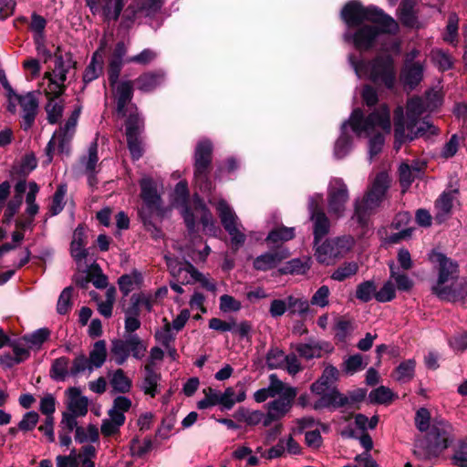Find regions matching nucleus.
Returning a JSON list of instances; mask_svg holds the SVG:
<instances>
[{
    "label": "nucleus",
    "instance_id": "obj_1",
    "mask_svg": "<svg viewBox=\"0 0 467 467\" xmlns=\"http://www.w3.org/2000/svg\"><path fill=\"white\" fill-rule=\"evenodd\" d=\"M341 16L349 28L364 22L373 24L359 26L354 34L349 31L345 33V39L351 41L358 50L370 49L379 41L381 33L395 34L399 29L398 23L382 10L375 6L366 7L358 3L346 5Z\"/></svg>",
    "mask_w": 467,
    "mask_h": 467
},
{
    "label": "nucleus",
    "instance_id": "obj_2",
    "mask_svg": "<svg viewBox=\"0 0 467 467\" xmlns=\"http://www.w3.org/2000/svg\"><path fill=\"white\" fill-rule=\"evenodd\" d=\"M425 105L420 97L408 99L406 111L400 106L394 110V147L398 150L402 144L420 137L429 138L438 133V129L427 120H420Z\"/></svg>",
    "mask_w": 467,
    "mask_h": 467
},
{
    "label": "nucleus",
    "instance_id": "obj_3",
    "mask_svg": "<svg viewBox=\"0 0 467 467\" xmlns=\"http://www.w3.org/2000/svg\"><path fill=\"white\" fill-rule=\"evenodd\" d=\"M348 123L358 136L374 134L369 140V154L372 158L381 150L384 144V137L379 131L390 132V111L387 105H380L379 109L364 118L360 109H355Z\"/></svg>",
    "mask_w": 467,
    "mask_h": 467
},
{
    "label": "nucleus",
    "instance_id": "obj_4",
    "mask_svg": "<svg viewBox=\"0 0 467 467\" xmlns=\"http://www.w3.org/2000/svg\"><path fill=\"white\" fill-rule=\"evenodd\" d=\"M349 62L359 78L365 76L375 84L384 85L388 88L394 87L396 70L391 56L379 55L368 62L356 61L354 57L350 56Z\"/></svg>",
    "mask_w": 467,
    "mask_h": 467
},
{
    "label": "nucleus",
    "instance_id": "obj_5",
    "mask_svg": "<svg viewBox=\"0 0 467 467\" xmlns=\"http://www.w3.org/2000/svg\"><path fill=\"white\" fill-rule=\"evenodd\" d=\"M338 370L337 368L329 365L324 368L321 377L311 385L312 393L319 396V400L314 404L315 409L324 407H343L349 403V399L337 391L331 386L338 379Z\"/></svg>",
    "mask_w": 467,
    "mask_h": 467
},
{
    "label": "nucleus",
    "instance_id": "obj_6",
    "mask_svg": "<svg viewBox=\"0 0 467 467\" xmlns=\"http://www.w3.org/2000/svg\"><path fill=\"white\" fill-rule=\"evenodd\" d=\"M389 185V176L386 172L379 173L371 187L362 200L355 202V217L361 224L367 223L368 218L377 211L385 198Z\"/></svg>",
    "mask_w": 467,
    "mask_h": 467
},
{
    "label": "nucleus",
    "instance_id": "obj_7",
    "mask_svg": "<svg viewBox=\"0 0 467 467\" xmlns=\"http://www.w3.org/2000/svg\"><path fill=\"white\" fill-rule=\"evenodd\" d=\"M6 109L20 116V127L27 131L35 125L39 112V92L16 93L7 100Z\"/></svg>",
    "mask_w": 467,
    "mask_h": 467
},
{
    "label": "nucleus",
    "instance_id": "obj_8",
    "mask_svg": "<svg viewBox=\"0 0 467 467\" xmlns=\"http://www.w3.org/2000/svg\"><path fill=\"white\" fill-rule=\"evenodd\" d=\"M80 112L81 108H76L67 119L53 133V136L46 148L48 162H51L56 150L61 154L67 155L69 153L70 145L76 134Z\"/></svg>",
    "mask_w": 467,
    "mask_h": 467
},
{
    "label": "nucleus",
    "instance_id": "obj_9",
    "mask_svg": "<svg viewBox=\"0 0 467 467\" xmlns=\"http://www.w3.org/2000/svg\"><path fill=\"white\" fill-rule=\"evenodd\" d=\"M147 346L137 335H130L125 339L111 341L110 355L117 365L124 364L130 355L136 359H141L146 353Z\"/></svg>",
    "mask_w": 467,
    "mask_h": 467
},
{
    "label": "nucleus",
    "instance_id": "obj_10",
    "mask_svg": "<svg viewBox=\"0 0 467 467\" xmlns=\"http://www.w3.org/2000/svg\"><path fill=\"white\" fill-rule=\"evenodd\" d=\"M213 145L209 140H201L194 153V179L196 184L202 192L212 190V182L209 181V168L212 162Z\"/></svg>",
    "mask_w": 467,
    "mask_h": 467
},
{
    "label": "nucleus",
    "instance_id": "obj_11",
    "mask_svg": "<svg viewBox=\"0 0 467 467\" xmlns=\"http://www.w3.org/2000/svg\"><path fill=\"white\" fill-rule=\"evenodd\" d=\"M216 209L223 228L231 237L232 246L235 250L239 249L244 245L246 236L241 230L243 225L239 222L237 215L224 200L217 202Z\"/></svg>",
    "mask_w": 467,
    "mask_h": 467
},
{
    "label": "nucleus",
    "instance_id": "obj_12",
    "mask_svg": "<svg viewBox=\"0 0 467 467\" xmlns=\"http://www.w3.org/2000/svg\"><path fill=\"white\" fill-rule=\"evenodd\" d=\"M430 259L439 265V276L432 288L433 293L437 296H448L450 294L445 292V287L459 277L458 264L441 253H432Z\"/></svg>",
    "mask_w": 467,
    "mask_h": 467
},
{
    "label": "nucleus",
    "instance_id": "obj_13",
    "mask_svg": "<svg viewBox=\"0 0 467 467\" xmlns=\"http://www.w3.org/2000/svg\"><path fill=\"white\" fill-rule=\"evenodd\" d=\"M348 201V191L345 182L338 178L330 181L327 189V208L331 216L338 219L344 215Z\"/></svg>",
    "mask_w": 467,
    "mask_h": 467
},
{
    "label": "nucleus",
    "instance_id": "obj_14",
    "mask_svg": "<svg viewBox=\"0 0 467 467\" xmlns=\"http://www.w3.org/2000/svg\"><path fill=\"white\" fill-rule=\"evenodd\" d=\"M309 311V302L304 298L292 295L285 299H274L269 306V314L273 318H278L286 312L289 315L297 314L300 317L306 315Z\"/></svg>",
    "mask_w": 467,
    "mask_h": 467
},
{
    "label": "nucleus",
    "instance_id": "obj_15",
    "mask_svg": "<svg viewBox=\"0 0 467 467\" xmlns=\"http://www.w3.org/2000/svg\"><path fill=\"white\" fill-rule=\"evenodd\" d=\"M169 268L172 275L176 276L182 282L190 283L191 281L199 282L205 289L214 292L216 285L208 277L199 272L191 263H175L171 261Z\"/></svg>",
    "mask_w": 467,
    "mask_h": 467
},
{
    "label": "nucleus",
    "instance_id": "obj_16",
    "mask_svg": "<svg viewBox=\"0 0 467 467\" xmlns=\"http://www.w3.org/2000/svg\"><path fill=\"white\" fill-rule=\"evenodd\" d=\"M419 51L412 49L406 55L404 67L401 71V79L410 88H415L422 79L424 66L420 61H414Z\"/></svg>",
    "mask_w": 467,
    "mask_h": 467
},
{
    "label": "nucleus",
    "instance_id": "obj_17",
    "mask_svg": "<svg viewBox=\"0 0 467 467\" xmlns=\"http://www.w3.org/2000/svg\"><path fill=\"white\" fill-rule=\"evenodd\" d=\"M290 256V252L285 247H277L257 256L253 263L254 268L257 271H269L279 265L284 260Z\"/></svg>",
    "mask_w": 467,
    "mask_h": 467
},
{
    "label": "nucleus",
    "instance_id": "obj_18",
    "mask_svg": "<svg viewBox=\"0 0 467 467\" xmlns=\"http://www.w3.org/2000/svg\"><path fill=\"white\" fill-rule=\"evenodd\" d=\"M117 101V112L125 117L130 109L133 97V83L130 80H122L111 85Z\"/></svg>",
    "mask_w": 467,
    "mask_h": 467
},
{
    "label": "nucleus",
    "instance_id": "obj_19",
    "mask_svg": "<svg viewBox=\"0 0 467 467\" xmlns=\"http://www.w3.org/2000/svg\"><path fill=\"white\" fill-rule=\"evenodd\" d=\"M92 13L103 11L107 19L117 20L124 6L125 0H86Z\"/></svg>",
    "mask_w": 467,
    "mask_h": 467
},
{
    "label": "nucleus",
    "instance_id": "obj_20",
    "mask_svg": "<svg viewBox=\"0 0 467 467\" xmlns=\"http://www.w3.org/2000/svg\"><path fill=\"white\" fill-rule=\"evenodd\" d=\"M125 135L126 138L141 137L144 132V119L139 114L136 105H130L127 115L125 116Z\"/></svg>",
    "mask_w": 467,
    "mask_h": 467
},
{
    "label": "nucleus",
    "instance_id": "obj_21",
    "mask_svg": "<svg viewBox=\"0 0 467 467\" xmlns=\"http://www.w3.org/2000/svg\"><path fill=\"white\" fill-rule=\"evenodd\" d=\"M296 396L295 388H286L279 399L268 403V411L271 416L275 415L279 419L290 410L292 402Z\"/></svg>",
    "mask_w": 467,
    "mask_h": 467
},
{
    "label": "nucleus",
    "instance_id": "obj_22",
    "mask_svg": "<svg viewBox=\"0 0 467 467\" xmlns=\"http://www.w3.org/2000/svg\"><path fill=\"white\" fill-rule=\"evenodd\" d=\"M164 75L160 71H147L140 75L135 80L136 88L141 92L149 93L162 84Z\"/></svg>",
    "mask_w": 467,
    "mask_h": 467
},
{
    "label": "nucleus",
    "instance_id": "obj_23",
    "mask_svg": "<svg viewBox=\"0 0 467 467\" xmlns=\"http://www.w3.org/2000/svg\"><path fill=\"white\" fill-rule=\"evenodd\" d=\"M161 379V373L157 372L152 364H145L144 376L140 384V389L145 395L154 398L160 391L158 389Z\"/></svg>",
    "mask_w": 467,
    "mask_h": 467
},
{
    "label": "nucleus",
    "instance_id": "obj_24",
    "mask_svg": "<svg viewBox=\"0 0 467 467\" xmlns=\"http://www.w3.org/2000/svg\"><path fill=\"white\" fill-rule=\"evenodd\" d=\"M222 406L226 410H231L235 403H240L246 399L245 383L239 381L234 387H228L221 393Z\"/></svg>",
    "mask_w": 467,
    "mask_h": 467
},
{
    "label": "nucleus",
    "instance_id": "obj_25",
    "mask_svg": "<svg viewBox=\"0 0 467 467\" xmlns=\"http://www.w3.org/2000/svg\"><path fill=\"white\" fill-rule=\"evenodd\" d=\"M458 192L451 191L443 192L435 202V220L438 223L444 222L449 215L453 205Z\"/></svg>",
    "mask_w": 467,
    "mask_h": 467
},
{
    "label": "nucleus",
    "instance_id": "obj_26",
    "mask_svg": "<svg viewBox=\"0 0 467 467\" xmlns=\"http://www.w3.org/2000/svg\"><path fill=\"white\" fill-rule=\"evenodd\" d=\"M316 246L315 255L321 264L330 265L337 258L341 257L333 239L326 240L323 244H317Z\"/></svg>",
    "mask_w": 467,
    "mask_h": 467
},
{
    "label": "nucleus",
    "instance_id": "obj_27",
    "mask_svg": "<svg viewBox=\"0 0 467 467\" xmlns=\"http://www.w3.org/2000/svg\"><path fill=\"white\" fill-rule=\"evenodd\" d=\"M140 184L141 188L140 196L145 204L149 208L158 209L160 206L161 197L157 193L156 186L152 179L145 177L141 179Z\"/></svg>",
    "mask_w": 467,
    "mask_h": 467
},
{
    "label": "nucleus",
    "instance_id": "obj_28",
    "mask_svg": "<svg viewBox=\"0 0 467 467\" xmlns=\"http://www.w3.org/2000/svg\"><path fill=\"white\" fill-rule=\"evenodd\" d=\"M88 399L80 395V391L77 388L68 389V404L69 413L78 417L85 416L88 412Z\"/></svg>",
    "mask_w": 467,
    "mask_h": 467
},
{
    "label": "nucleus",
    "instance_id": "obj_29",
    "mask_svg": "<svg viewBox=\"0 0 467 467\" xmlns=\"http://www.w3.org/2000/svg\"><path fill=\"white\" fill-rule=\"evenodd\" d=\"M311 220L314 223L315 245H317L321 239L328 234L330 223L327 216L321 210H314L311 213Z\"/></svg>",
    "mask_w": 467,
    "mask_h": 467
},
{
    "label": "nucleus",
    "instance_id": "obj_30",
    "mask_svg": "<svg viewBox=\"0 0 467 467\" xmlns=\"http://www.w3.org/2000/svg\"><path fill=\"white\" fill-rule=\"evenodd\" d=\"M99 160L98 141L96 139L89 144L87 154L83 155L79 160L81 167L84 168L85 172L89 176L90 182L91 179H93L94 173L96 172Z\"/></svg>",
    "mask_w": 467,
    "mask_h": 467
},
{
    "label": "nucleus",
    "instance_id": "obj_31",
    "mask_svg": "<svg viewBox=\"0 0 467 467\" xmlns=\"http://www.w3.org/2000/svg\"><path fill=\"white\" fill-rule=\"evenodd\" d=\"M415 0H402L399 8V18L402 25L409 27L418 26L417 12L415 10Z\"/></svg>",
    "mask_w": 467,
    "mask_h": 467
},
{
    "label": "nucleus",
    "instance_id": "obj_32",
    "mask_svg": "<svg viewBox=\"0 0 467 467\" xmlns=\"http://www.w3.org/2000/svg\"><path fill=\"white\" fill-rule=\"evenodd\" d=\"M85 231L84 228L78 226L76 228L73 234V239L70 244V253L72 257L79 262L85 259L88 255L85 246Z\"/></svg>",
    "mask_w": 467,
    "mask_h": 467
},
{
    "label": "nucleus",
    "instance_id": "obj_33",
    "mask_svg": "<svg viewBox=\"0 0 467 467\" xmlns=\"http://www.w3.org/2000/svg\"><path fill=\"white\" fill-rule=\"evenodd\" d=\"M74 66L75 62L71 58L65 60L62 57H59L56 59L54 69L51 72H46L45 77H51L52 79L65 84L67 75L74 68Z\"/></svg>",
    "mask_w": 467,
    "mask_h": 467
},
{
    "label": "nucleus",
    "instance_id": "obj_34",
    "mask_svg": "<svg viewBox=\"0 0 467 467\" xmlns=\"http://www.w3.org/2000/svg\"><path fill=\"white\" fill-rule=\"evenodd\" d=\"M65 109V102L60 98L47 99L45 105V111L47 113V119L49 124L57 123L63 116Z\"/></svg>",
    "mask_w": 467,
    "mask_h": 467
},
{
    "label": "nucleus",
    "instance_id": "obj_35",
    "mask_svg": "<svg viewBox=\"0 0 467 467\" xmlns=\"http://www.w3.org/2000/svg\"><path fill=\"white\" fill-rule=\"evenodd\" d=\"M125 415H112L109 413V418L104 419L101 423L100 431L105 437L115 436L119 433L120 427L125 423Z\"/></svg>",
    "mask_w": 467,
    "mask_h": 467
},
{
    "label": "nucleus",
    "instance_id": "obj_36",
    "mask_svg": "<svg viewBox=\"0 0 467 467\" xmlns=\"http://www.w3.org/2000/svg\"><path fill=\"white\" fill-rule=\"evenodd\" d=\"M445 292L450 295H448V296H439L442 300L456 301L462 299L467 296V278L458 277L445 287Z\"/></svg>",
    "mask_w": 467,
    "mask_h": 467
},
{
    "label": "nucleus",
    "instance_id": "obj_37",
    "mask_svg": "<svg viewBox=\"0 0 467 467\" xmlns=\"http://www.w3.org/2000/svg\"><path fill=\"white\" fill-rule=\"evenodd\" d=\"M390 275L389 279L393 282L399 291L408 292L413 287V281L409 275L398 267L395 266L394 263L389 265Z\"/></svg>",
    "mask_w": 467,
    "mask_h": 467
},
{
    "label": "nucleus",
    "instance_id": "obj_38",
    "mask_svg": "<svg viewBox=\"0 0 467 467\" xmlns=\"http://www.w3.org/2000/svg\"><path fill=\"white\" fill-rule=\"evenodd\" d=\"M425 166L426 163H421L419 168H410L407 163H402L400 166V182L403 192H405L410 187L415 178L420 176Z\"/></svg>",
    "mask_w": 467,
    "mask_h": 467
},
{
    "label": "nucleus",
    "instance_id": "obj_39",
    "mask_svg": "<svg viewBox=\"0 0 467 467\" xmlns=\"http://www.w3.org/2000/svg\"><path fill=\"white\" fill-rule=\"evenodd\" d=\"M109 383L112 389L119 393L130 392L132 381L121 368L116 369L110 378Z\"/></svg>",
    "mask_w": 467,
    "mask_h": 467
},
{
    "label": "nucleus",
    "instance_id": "obj_40",
    "mask_svg": "<svg viewBox=\"0 0 467 467\" xmlns=\"http://www.w3.org/2000/svg\"><path fill=\"white\" fill-rule=\"evenodd\" d=\"M107 358V348L105 340H99L93 345V348L89 352L88 360L90 362V371L94 368L102 367Z\"/></svg>",
    "mask_w": 467,
    "mask_h": 467
},
{
    "label": "nucleus",
    "instance_id": "obj_41",
    "mask_svg": "<svg viewBox=\"0 0 467 467\" xmlns=\"http://www.w3.org/2000/svg\"><path fill=\"white\" fill-rule=\"evenodd\" d=\"M142 282L141 274L138 271H133L129 275H121L119 278L118 284L119 290L124 296H128L132 290L138 287Z\"/></svg>",
    "mask_w": 467,
    "mask_h": 467
},
{
    "label": "nucleus",
    "instance_id": "obj_42",
    "mask_svg": "<svg viewBox=\"0 0 467 467\" xmlns=\"http://www.w3.org/2000/svg\"><path fill=\"white\" fill-rule=\"evenodd\" d=\"M103 60L101 55L97 51L93 54L92 59L86 67L83 74V80L86 83L96 79L102 72Z\"/></svg>",
    "mask_w": 467,
    "mask_h": 467
},
{
    "label": "nucleus",
    "instance_id": "obj_43",
    "mask_svg": "<svg viewBox=\"0 0 467 467\" xmlns=\"http://www.w3.org/2000/svg\"><path fill=\"white\" fill-rule=\"evenodd\" d=\"M310 268L308 260H302L299 258L292 259L285 263L279 272L282 275H303L306 274Z\"/></svg>",
    "mask_w": 467,
    "mask_h": 467
},
{
    "label": "nucleus",
    "instance_id": "obj_44",
    "mask_svg": "<svg viewBox=\"0 0 467 467\" xmlns=\"http://www.w3.org/2000/svg\"><path fill=\"white\" fill-rule=\"evenodd\" d=\"M295 237V229L293 227H276L273 229L266 237V242L270 244H279L287 242Z\"/></svg>",
    "mask_w": 467,
    "mask_h": 467
},
{
    "label": "nucleus",
    "instance_id": "obj_45",
    "mask_svg": "<svg viewBox=\"0 0 467 467\" xmlns=\"http://www.w3.org/2000/svg\"><path fill=\"white\" fill-rule=\"evenodd\" d=\"M296 351L300 357L306 359L320 358L322 348L318 342L310 341L307 343H300L296 346Z\"/></svg>",
    "mask_w": 467,
    "mask_h": 467
},
{
    "label": "nucleus",
    "instance_id": "obj_46",
    "mask_svg": "<svg viewBox=\"0 0 467 467\" xmlns=\"http://www.w3.org/2000/svg\"><path fill=\"white\" fill-rule=\"evenodd\" d=\"M69 359L66 357L56 358L51 366L50 374L56 380H64L70 374L68 370Z\"/></svg>",
    "mask_w": 467,
    "mask_h": 467
},
{
    "label": "nucleus",
    "instance_id": "obj_47",
    "mask_svg": "<svg viewBox=\"0 0 467 467\" xmlns=\"http://www.w3.org/2000/svg\"><path fill=\"white\" fill-rule=\"evenodd\" d=\"M203 399L198 401L197 407L200 410H205L215 405H222V396L216 389L208 387L202 390Z\"/></svg>",
    "mask_w": 467,
    "mask_h": 467
},
{
    "label": "nucleus",
    "instance_id": "obj_48",
    "mask_svg": "<svg viewBox=\"0 0 467 467\" xmlns=\"http://www.w3.org/2000/svg\"><path fill=\"white\" fill-rule=\"evenodd\" d=\"M99 430L95 425H88L86 429L78 427L75 431V440L79 443L95 442L99 440Z\"/></svg>",
    "mask_w": 467,
    "mask_h": 467
},
{
    "label": "nucleus",
    "instance_id": "obj_49",
    "mask_svg": "<svg viewBox=\"0 0 467 467\" xmlns=\"http://www.w3.org/2000/svg\"><path fill=\"white\" fill-rule=\"evenodd\" d=\"M377 286L373 281H364L357 285L356 297L361 302H368L375 297Z\"/></svg>",
    "mask_w": 467,
    "mask_h": 467
},
{
    "label": "nucleus",
    "instance_id": "obj_50",
    "mask_svg": "<svg viewBox=\"0 0 467 467\" xmlns=\"http://www.w3.org/2000/svg\"><path fill=\"white\" fill-rule=\"evenodd\" d=\"M285 356L277 347H271L266 354V365L270 369L281 368L285 366Z\"/></svg>",
    "mask_w": 467,
    "mask_h": 467
},
{
    "label": "nucleus",
    "instance_id": "obj_51",
    "mask_svg": "<svg viewBox=\"0 0 467 467\" xmlns=\"http://www.w3.org/2000/svg\"><path fill=\"white\" fill-rule=\"evenodd\" d=\"M358 270V265L355 262H348L341 265L338 268H337L332 275L331 278L336 281H344L345 279L354 275L357 274Z\"/></svg>",
    "mask_w": 467,
    "mask_h": 467
},
{
    "label": "nucleus",
    "instance_id": "obj_52",
    "mask_svg": "<svg viewBox=\"0 0 467 467\" xmlns=\"http://www.w3.org/2000/svg\"><path fill=\"white\" fill-rule=\"evenodd\" d=\"M353 330V322L345 317H339L334 326L335 337L340 341L346 340Z\"/></svg>",
    "mask_w": 467,
    "mask_h": 467
},
{
    "label": "nucleus",
    "instance_id": "obj_53",
    "mask_svg": "<svg viewBox=\"0 0 467 467\" xmlns=\"http://www.w3.org/2000/svg\"><path fill=\"white\" fill-rule=\"evenodd\" d=\"M415 362L411 359L401 362L396 368L394 378L398 381H409L413 378Z\"/></svg>",
    "mask_w": 467,
    "mask_h": 467
},
{
    "label": "nucleus",
    "instance_id": "obj_54",
    "mask_svg": "<svg viewBox=\"0 0 467 467\" xmlns=\"http://www.w3.org/2000/svg\"><path fill=\"white\" fill-rule=\"evenodd\" d=\"M67 193V187L59 185L53 195L52 202L49 207V215L55 216L58 214L64 208V199Z\"/></svg>",
    "mask_w": 467,
    "mask_h": 467
},
{
    "label": "nucleus",
    "instance_id": "obj_55",
    "mask_svg": "<svg viewBox=\"0 0 467 467\" xmlns=\"http://www.w3.org/2000/svg\"><path fill=\"white\" fill-rule=\"evenodd\" d=\"M45 78L47 79V85L44 88V94L46 99H60L61 95L66 90L65 84L56 79H52L51 77H45Z\"/></svg>",
    "mask_w": 467,
    "mask_h": 467
},
{
    "label": "nucleus",
    "instance_id": "obj_56",
    "mask_svg": "<svg viewBox=\"0 0 467 467\" xmlns=\"http://www.w3.org/2000/svg\"><path fill=\"white\" fill-rule=\"evenodd\" d=\"M396 289L393 282L389 279L382 287L375 294V298L380 303L389 302L395 298Z\"/></svg>",
    "mask_w": 467,
    "mask_h": 467
},
{
    "label": "nucleus",
    "instance_id": "obj_57",
    "mask_svg": "<svg viewBox=\"0 0 467 467\" xmlns=\"http://www.w3.org/2000/svg\"><path fill=\"white\" fill-rule=\"evenodd\" d=\"M393 398V393L390 389L380 386L375 389H373L369 393V399L372 402L384 404L390 402Z\"/></svg>",
    "mask_w": 467,
    "mask_h": 467
},
{
    "label": "nucleus",
    "instance_id": "obj_58",
    "mask_svg": "<svg viewBox=\"0 0 467 467\" xmlns=\"http://www.w3.org/2000/svg\"><path fill=\"white\" fill-rule=\"evenodd\" d=\"M115 301V289L109 288L106 292V300L99 303L98 310L105 317H110L112 315L113 305Z\"/></svg>",
    "mask_w": 467,
    "mask_h": 467
},
{
    "label": "nucleus",
    "instance_id": "obj_59",
    "mask_svg": "<svg viewBox=\"0 0 467 467\" xmlns=\"http://www.w3.org/2000/svg\"><path fill=\"white\" fill-rule=\"evenodd\" d=\"M350 148V137L346 133H342L335 143L334 154L337 159L344 158L349 152Z\"/></svg>",
    "mask_w": 467,
    "mask_h": 467
},
{
    "label": "nucleus",
    "instance_id": "obj_60",
    "mask_svg": "<svg viewBox=\"0 0 467 467\" xmlns=\"http://www.w3.org/2000/svg\"><path fill=\"white\" fill-rule=\"evenodd\" d=\"M127 145L133 161L140 160L144 153V143L142 137L127 139Z\"/></svg>",
    "mask_w": 467,
    "mask_h": 467
},
{
    "label": "nucleus",
    "instance_id": "obj_61",
    "mask_svg": "<svg viewBox=\"0 0 467 467\" xmlns=\"http://www.w3.org/2000/svg\"><path fill=\"white\" fill-rule=\"evenodd\" d=\"M50 332L47 328H39L31 334L25 335L22 340L36 347L42 345L48 338Z\"/></svg>",
    "mask_w": 467,
    "mask_h": 467
},
{
    "label": "nucleus",
    "instance_id": "obj_62",
    "mask_svg": "<svg viewBox=\"0 0 467 467\" xmlns=\"http://www.w3.org/2000/svg\"><path fill=\"white\" fill-rule=\"evenodd\" d=\"M156 57L157 53L154 50L146 48L143 49L140 54L128 57L126 62L146 66L151 63Z\"/></svg>",
    "mask_w": 467,
    "mask_h": 467
},
{
    "label": "nucleus",
    "instance_id": "obj_63",
    "mask_svg": "<svg viewBox=\"0 0 467 467\" xmlns=\"http://www.w3.org/2000/svg\"><path fill=\"white\" fill-rule=\"evenodd\" d=\"M458 37V18L455 15L449 17L443 40L447 43L456 45Z\"/></svg>",
    "mask_w": 467,
    "mask_h": 467
},
{
    "label": "nucleus",
    "instance_id": "obj_64",
    "mask_svg": "<svg viewBox=\"0 0 467 467\" xmlns=\"http://www.w3.org/2000/svg\"><path fill=\"white\" fill-rule=\"evenodd\" d=\"M330 290L327 285L320 286L312 296L310 303L313 306L326 307L329 304Z\"/></svg>",
    "mask_w": 467,
    "mask_h": 467
}]
</instances>
